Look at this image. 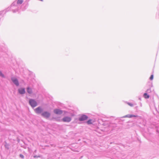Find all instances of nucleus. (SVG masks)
<instances>
[{
  "label": "nucleus",
  "mask_w": 159,
  "mask_h": 159,
  "mask_svg": "<svg viewBox=\"0 0 159 159\" xmlns=\"http://www.w3.org/2000/svg\"><path fill=\"white\" fill-rule=\"evenodd\" d=\"M29 103L32 107H34L37 105L36 102L33 99H30L29 101Z\"/></svg>",
  "instance_id": "1"
},
{
  "label": "nucleus",
  "mask_w": 159,
  "mask_h": 159,
  "mask_svg": "<svg viewBox=\"0 0 159 159\" xmlns=\"http://www.w3.org/2000/svg\"><path fill=\"white\" fill-rule=\"evenodd\" d=\"M41 115L44 117L47 118L50 117V113L47 111H44L42 113Z\"/></svg>",
  "instance_id": "2"
},
{
  "label": "nucleus",
  "mask_w": 159,
  "mask_h": 159,
  "mask_svg": "<svg viewBox=\"0 0 159 159\" xmlns=\"http://www.w3.org/2000/svg\"><path fill=\"white\" fill-rule=\"evenodd\" d=\"M71 120L70 117L65 116L62 119V120L64 122H70Z\"/></svg>",
  "instance_id": "3"
},
{
  "label": "nucleus",
  "mask_w": 159,
  "mask_h": 159,
  "mask_svg": "<svg viewBox=\"0 0 159 159\" xmlns=\"http://www.w3.org/2000/svg\"><path fill=\"white\" fill-rule=\"evenodd\" d=\"M88 118V117L86 116L82 115L79 118V120L80 121H84L87 120Z\"/></svg>",
  "instance_id": "4"
},
{
  "label": "nucleus",
  "mask_w": 159,
  "mask_h": 159,
  "mask_svg": "<svg viewBox=\"0 0 159 159\" xmlns=\"http://www.w3.org/2000/svg\"><path fill=\"white\" fill-rule=\"evenodd\" d=\"M54 112L57 114H61L62 113V111L59 109H55L54 110Z\"/></svg>",
  "instance_id": "5"
},
{
  "label": "nucleus",
  "mask_w": 159,
  "mask_h": 159,
  "mask_svg": "<svg viewBox=\"0 0 159 159\" xmlns=\"http://www.w3.org/2000/svg\"><path fill=\"white\" fill-rule=\"evenodd\" d=\"M11 80L16 86H18L19 85V84L17 79L15 78H12Z\"/></svg>",
  "instance_id": "6"
},
{
  "label": "nucleus",
  "mask_w": 159,
  "mask_h": 159,
  "mask_svg": "<svg viewBox=\"0 0 159 159\" xmlns=\"http://www.w3.org/2000/svg\"><path fill=\"white\" fill-rule=\"evenodd\" d=\"M42 111V109L40 107H39L35 109V111L37 113H40Z\"/></svg>",
  "instance_id": "7"
},
{
  "label": "nucleus",
  "mask_w": 159,
  "mask_h": 159,
  "mask_svg": "<svg viewBox=\"0 0 159 159\" xmlns=\"http://www.w3.org/2000/svg\"><path fill=\"white\" fill-rule=\"evenodd\" d=\"M18 91L20 94H24L25 93V89L24 88H20L19 89Z\"/></svg>",
  "instance_id": "8"
},
{
  "label": "nucleus",
  "mask_w": 159,
  "mask_h": 159,
  "mask_svg": "<svg viewBox=\"0 0 159 159\" xmlns=\"http://www.w3.org/2000/svg\"><path fill=\"white\" fill-rule=\"evenodd\" d=\"M137 116H136L133 115H127L125 116H123L124 118L128 117V118H131L132 117H137Z\"/></svg>",
  "instance_id": "9"
},
{
  "label": "nucleus",
  "mask_w": 159,
  "mask_h": 159,
  "mask_svg": "<svg viewBox=\"0 0 159 159\" xmlns=\"http://www.w3.org/2000/svg\"><path fill=\"white\" fill-rule=\"evenodd\" d=\"M27 92L29 94H31L32 93V90L29 87H28L27 88Z\"/></svg>",
  "instance_id": "10"
},
{
  "label": "nucleus",
  "mask_w": 159,
  "mask_h": 159,
  "mask_svg": "<svg viewBox=\"0 0 159 159\" xmlns=\"http://www.w3.org/2000/svg\"><path fill=\"white\" fill-rule=\"evenodd\" d=\"M143 97L145 98H149V96L148 95L147 93H145L143 94Z\"/></svg>",
  "instance_id": "11"
},
{
  "label": "nucleus",
  "mask_w": 159,
  "mask_h": 159,
  "mask_svg": "<svg viewBox=\"0 0 159 159\" xmlns=\"http://www.w3.org/2000/svg\"><path fill=\"white\" fill-rule=\"evenodd\" d=\"M92 120L90 119L89 120L87 121V123L88 124H91L92 123Z\"/></svg>",
  "instance_id": "12"
},
{
  "label": "nucleus",
  "mask_w": 159,
  "mask_h": 159,
  "mask_svg": "<svg viewBox=\"0 0 159 159\" xmlns=\"http://www.w3.org/2000/svg\"><path fill=\"white\" fill-rule=\"evenodd\" d=\"M23 2V0H18L17 2V4H21Z\"/></svg>",
  "instance_id": "13"
},
{
  "label": "nucleus",
  "mask_w": 159,
  "mask_h": 159,
  "mask_svg": "<svg viewBox=\"0 0 159 159\" xmlns=\"http://www.w3.org/2000/svg\"><path fill=\"white\" fill-rule=\"evenodd\" d=\"M153 78V75H151L150 77V79L151 80H152Z\"/></svg>",
  "instance_id": "14"
},
{
  "label": "nucleus",
  "mask_w": 159,
  "mask_h": 159,
  "mask_svg": "<svg viewBox=\"0 0 159 159\" xmlns=\"http://www.w3.org/2000/svg\"><path fill=\"white\" fill-rule=\"evenodd\" d=\"M130 106H131V107H132L133 106V104H132V103H127Z\"/></svg>",
  "instance_id": "15"
},
{
  "label": "nucleus",
  "mask_w": 159,
  "mask_h": 159,
  "mask_svg": "<svg viewBox=\"0 0 159 159\" xmlns=\"http://www.w3.org/2000/svg\"><path fill=\"white\" fill-rule=\"evenodd\" d=\"M0 75L2 77H4V75L2 73V72L0 71Z\"/></svg>",
  "instance_id": "16"
},
{
  "label": "nucleus",
  "mask_w": 159,
  "mask_h": 159,
  "mask_svg": "<svg viewBox=\"0 0 159 159\" xmlns=\"http://www.w3.org/2000/svg\"><path fill=\"white\" fill-rule=\"evenodd\" d=\"M20 157H21L22 158H24V156L22 154H20Z\"/></svg>",
  "instance_id": "17"
},
{
  "label": "nucleus",
  "mask_w": 159,
  "mask_h": 159,
  "mask_svg": "<svg viewBox=\"0 0 159 159\" xmlns=\"http://www.w3.org/2000/svg\"><path fill=\"white\" fill-rule=\"evenodd\" d=\"M148 91H149V92H151V89H148L147 90V92H148Z\"/></svg>",
  "instance_id": "18"
},
{
  "label": "nucleus",
  "mask_w": 159,
  "mask_h": 159,
  "mask_svg": "<svg viewBox=\"0 0 159 159\" xmlns=\"http://www.w3.org/2000/svg\"><path fill=\"white\" fill-rule=\"evenodd\" d=\"M34 157H36V156H34Z\"/></svg>",
  "instance_id": "19"
}]
</instances>
